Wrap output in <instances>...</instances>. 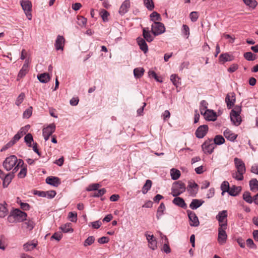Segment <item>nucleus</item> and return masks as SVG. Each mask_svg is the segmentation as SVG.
I'll return each instance as SVG.
<instances>
[{"label":"nucleus","mask_w":258,"mask_h":258,"mask_svg":"<svg viewBox=\"0 0 258 258\" xmlns=\"http://www.w3.org/2000/svg\"><path fill=\"white\" fill-rule=\"evenodd\" d=\"M170 80L172 81V82L173 83V84L174 86H175L176 87L178 86V83H179V82H178L179 78L176 75H174V74L170 76Z\"/></svg>","instance_id":"59"},{"label":"nucleus","mask_w":258,"mask_h":258,"mask_svg":"<svg viewBox=\"0 0 258 258\" xmlns=\"http://www.w3.org/2000/svg\"><path fill=\"white\" fill-rule=\"evenodd\" d=\"M37 245V243L28 242L24 244L23 248L26 251H28L33 250L36 247Z\"/></svg>","instance_id":"31"},{"label":"nucleus","mask_w":258,"mask_h":258,"mask_svg":"<svg viewBox=\"0 0 258 258\" xmlns=\"http://www.w3.org/2000/svg\"><path fill=\"white\" fill-rule=\"evenodd\" d=\"M106 192V189L104 188L98 190L97 191L94 193L92 196L93 197H99L103 195Z\"/></svg>","instance_id":"58"},{"label":"nucleus","mask_w":258,"mask_h":258,"mask_svg":"<svg viewBox=\"0 0 258 258\" xmlns=\"http://www.w3.org/2000/svg\"><path fill=\"white\" fill-rule=\"evenodd\" d=\"M64 38L62 36L58 35L55 40V47L56 50H63L64 44Z\"/></svg>","instance_id":"19"},{"label":"nucleus","mask_w":258,"mask_h":258,"mask_svg":"<svg viewBox=\"0 0 258 258\" xmlns=\"http://www.w3.org/2000/svg\"><path fill=\"white\" fill-rule=\"evenodd\" d=\"M13 213L15 220L21 222L26 220L27 214L25 212H22L19 209H15Z\"/></svg>","instance_id":"14"},{"label":"nucleus","mask_w":258,"mask_h":258,"mask_svg":"<svg viewBox=\"0 0 258 258\" xmlns=\"http://www.w3.org/2000/svg\"><path fill=\"white\" fill-rule=\"evenodd\" d=\"M46 182L55 187H57L61 183L60 179L55 176L47 177L46 179Z\"/></svg>","instance_id":"16"},{"label":"nucleus","mask_w":258,"mask_h":258,"mask_svg":"<svg viewBox=\"0 0 258 258\" xmlns=\"http://www.w3.org/2000/svg\"><path fill=\"white\" fill-rule=\"evenodd\" d=\"M175 198L173 199V203L181 208H184L186 207V205L184 200L180 197H175Z\"/></svg>","instance_id":"26"},{"label":"nucleus","mask_w":258,"mask_h":258,"mask_svg":"<svg viewBox=\"0 0 258 258\" xmlns=\"http://www.w3.org/2000/svg\"><path fill=\"white\" fill-rule=\"evenodd\" d=\"M208 126L207 125H201L197 129L196 131V136L198 138L201 139L207 133Z\"/></svg>","instance_id":"15"},{"label":"nucleus","mask_w":258,"mask_h":258,"mask_svg":"<svg viewBox=\"0 0 258 258\" xmlns=\"http://www.w3.org/2000/svg\"><path fill=\"white\" fill-rule=\"evenodd\" d=\"M24 162L22 159H18L15 155L7 157L3 162V167L7 171L12 170L13 173L18 171L20 167H22Z\"/></svg>","instance_id":"1"},{"label":"nucleus","mask_w":258,"mask_h":258,"mask_svg":"<svg viewBox=\"0 0 258 258\" xmlns=\"http://www.w3.org/2000/svg\"><path fill=\"white\" fill-rule=\"evenodd\" d=\"M182 33L186 37V38H188L190 32H189V27L187 25H183L182 29Z\"/></svg>","instance_id":"51"},{"label":"nucleus","mask_w":258,"mask_h":258,"mask_svg":"<svg viewBox=\"0 0 258 258\" xmlns=\"http://www.w3.org/2000/svg\"><path fill=\"white\" fill-rule=\"evenodd\" d=\"M152 181L150 179H148L146 180L145 184L144 185L142 188V192L143 194H146L149 191V190L151 188L152 186Z\"/></svg>","instance_id":"36"},{"label":"nucleus","mask_w":258,"mask_h":258,"mask_svg":"<svg viewBox=\"0 0 258 258\" xmlns=\"http://www.w3.org/2000/svg\"><path fill=\"white\" fill-rule=\"evenodd\" d=\"M12 171L9 173L7 174L2 179L3 180V187L4 188L7 187L9 184L11 183L12 179L14 177V174Z\"/></svg>","instance_id":"18"},{"label":"nucleus","mask_w":258,"mask_h":258,"mask_svg":"<svg viewBox=\"0 0 258 258\" xmlns=\"http://www.w3.org/2000/svg\"><path fill=\"white\" fill-rule=\"evenodd\" d=\"M198 186V184L195 182H189L188 185L187 186V190L189 192L190 194L192 196H195L197 193V190H195V189H192V188H196Z\"/></svg>","instance_id":"30"},{"label":"nucleus","mask_w":258,"mask_h":258,"mask_svg":"<svg viewBox=\"0 0 258 258\" xmlns=\"http://www.w3.org/2000/svg\"><path fill=\"white\" fill-rule=\"evenodd\" d=\"M185 189V184L181 181H178L173 183L171 194L173 197H177L184 192Z\"/></svg>","instance_id":"4"},{"label":"nucleus","mask_w":258,"mask_h":258,"mask_svg":"<svg viewBox=\"0 0 258 258\" xmlns=\"http://www.w3.org/2000/svg\"><path fill=\"white\" fill-rule=\"evenodd\" d=\"M25 95L24 93H21L18 97L16 101V104L17 106H19L23 101L24 98H25Z\"/></svg>","instance_id":"54"},{"label":"nucleus","mask_w":258,"mask_h":258,"mask_svg":"<svg viewBox=\"0 0 258 258\" xmlns=\"http://www.w3.org/2000/svg\"><path fill=\"white\" fill-rule=\"evenodd\" d=\"M144 4L149 11H152L154 8V5L152 0H144Z\"/></svg>","instance_id":"44"},{"label":"nucleus","mask_w":258,"mask_h":258,"mask_svg":"<svg viewBox=\"0 0 258 258\" xmlns=\"http://www.w3.org/2000/svg\"><path fill=\"white\" fill-rule=\"evenodd\" d=\"M77 19V23L80 26L85 27L86 26L87 21L86 18L83 16H79L78 17Z\"/></svg>","instance_id":"47"},{"label":"nucleus","mask_w":258,"mask_h":258,"mask_svg":"<svg viewBox=\"0 0 258 258\" xmlns=\"http://www.w3.org/2000/svg\"><path fill=\"white\" fill-rule=\"evenodd\" d=\"M95 241V238L93 236H89L84 241V246L86 247L91 245Z\"/></svg>","instance_id":"50"},{"label":"nucleus","mask_w":258,"mask_h":258,"mask_svg":"<svg viewBox=\"0 0 258 258\" xmlns=\"http://www.w3.org/2000/svg\"><path fill=\"white\" fill-rule=\"evenodd\" d=\"M165 31V26L164 24L160 22H155L151 26V32L154 36L161 34Z\"/></svg>","instance_id":"6"},{"label":"nucleus","mask_w":258,"mask_h":258,"mask_svg":"<svg viewBox=\"0 0 258 258\" xmlns=\"http://www.w3.org/2000/svg\"><path fill=\"white\" fill-rule=\"evenodd\" d=\"M38 80L43 83H47L50 80V76L48 73H43L37 76Z\"/></svg>","instance_id":"29"},{"label":"nucleus","mask_w":258,"mask_h":258,"mask_svg":"<svg viewBox=\"0 0 258 258\" xmlns=\"http://www.w3.org/2000/svg\"><path fill=\"white\" fill-rule=\"evenodd\" d=\"M243 199L247 203L251 204L253 202L252 198L249 191H245L242 196Z\"/></svg>","instance_id":"42"},{"label":"nucleus","mask_w":258,"mask_h":258,"mask_svg":"<svg viewBox=\"0 0 258 258\" xmlns=\"http://www.w3.org/2000/svg\"><path fill=\"white\" fill-rule=\"evenodd\" d=\"M241 111V107L236 106L231 111L230 116L231 121L233 124L236 126L239 125L242 121L240 114Z\"/></svg>","instance_id":"3"},{"label":"nucleus","mask_w":258,"mask_h":258,"mask_svg":"<svg viewBox=\"0 0 258 258\" xmlns=\"http://www.w3.org/2000/svg\"><path fill=\"white\" fill-rule=\"evenodd\" d=\"M147 239L149 242V246L150 248L153 250H155L157 248V242L154 239V236L153 235H147L146 234Z\"/></svg>","instance_id":"21"},{"label":"nucleus","mask_w":258,"mask_h":258,"mask_svg":"<svg viewBox=\"0 0 258 258\" xmlns=\"http://www.w3.org/2000/svg\"><path fill=\"white\" fill-rule=\"evenodd\" d=\"M235 101L236 97L234 92H229L227 94L225 97V102L228 109L232 108L234 106Z\"/></svg>","instance_id":"12"},{"label":"nucleus","mask_w":258,"mask_h":258,"mask_svg":"<svg viewBox=\"0 0 258 258\" xmlns=\"http://www.w3.org/2000/svg\"><path fill=\"white\" fill-rule=\"evenodd\" d=\"M170 175L173 180L178 179L180 176V171L175 168H172L170 170Z\"/></svg>","instance_id":"34"},{"label":"nucleus","mask_w":258,"mask_h":258,"mask_svg":"<svg viewBox=\"0 0 258 258\" xmlns=\"http://www.w3.org/2000/svg\"><path fill=\"white\" fill-rule=\"evenodd\" d=\"M165 240L167 242L164 243L162 247L161 250L166 253H169L171 252V249L168 244V239L166 236H164Z\"/></svg>","instance_id":"43"},{"label":"nucleus","mask_w":258,"mask_h":258,"mask_svg":"<svg viewBox=\"0 0 258 258\" xmlns=\"http://www.w3.org/2000/svg\"><path fill=\"white\" fill-rule=\"evenodd\" d=\"M224 136L227 140L230 141H234L237 138L236 135L228 129L224 132Z\"/></svg>","instance_id":"27"},{"label":"nucleus","mask_w":258,"mask_h":258,"mask_svg":"<svg viewBox=\"0 0 258 258\" xmlns=\"http://www.w3.org/2000/svg\"><path fill=\"white\" fill-rule=\"evenodd\" d=\"M189 18L192 22L197 21L199 18V14L197 12H192L189 14Z\"/></svg>","instance_id":"56"},{"label":"nucleus","mask_w":258,"mask_h":258,"mask_svg":"<svg viewBox=\"0 0 258 258\" xmlns=\"http://www.w3.org/2000/svg\"><path fill=\"white\" fill-rule=\"evenodd\" d=\"M68 218L71 222H76L77 221V214L76 212H70L68 214Z\"/></svg>","instance_id":"53"},{"label":"nucleus","mask_w":258,"mask_h":258,"mask_svg":"<svg viewBox=\"0 0 258 258\" xmlns=\"http://www.w3.org/2000/svg\"><path fill=\"white\" fill-rule=\"evenodd\" d=\"M56 194V193L54 190L47 191L46 197L48 198V199H52L55 197Z\"/></svg>","instance_id":"64"},{"label":"nucleus","mask_w":258,"mask_h":258,"mask_svg":"<svg viewBox=\"0 0 258 258\" xmlns=\"http://www.w3.org/2000/svg\"><path fill=\"white\" fill-rule=\"evenodd\" d=\"M25 142L28 144L29 147H31V143L33 141V139L31 134H28L24 138Z\"/></svg>","instance_id":"52"},{"label":"nucleus","mask_w":258,"mask_h":258,"mask_svg":"<svg viewBox=\"0 0 258 258\" xmlns=\"http://www.w3.org/2000/svg\"><path fill=\"white\" fill-rule=\"evenodd\" d=\"M131 3L129 0L124 1L119 8V13L121 15L125 14L128 12Z\"/></svg>","instance_id":"17"},{"label":"nucleus","mask_w":258,"mask_h":258,"mask_svg":"<svg viewBox=\"0 0 258 258\" xmlns=\"http://www.w3.org/2000/svg\"><path fill=\"white\" fill-rule=\"evenodd\" d=\"M55 125L54 123L50 124L42 130L43 136L45 141H47L50 136L55 132Z\"/></svg>","instance_id":"9"},{"label":"nucleus","mask_w":258,"mask_h":258,"mask_svg":"<svg viewBox=\"0 0 258 258\" xmlns=\"http://www.w3.org/2000/svg\"><path fill=\"white\" fill-rule=\"evenodd\" d=\"M20 140L19 135H15L12 140L8 143L2 149L1 151H3L13 146L17 141Z\"/></svg>","instance_id":"23"},{"label":"nucleus","mask_w":258,"mask_h":258,"mask_svg":"<svg viewBox=\"0 0 258 258\" xmlns=\"http://www.w3.org/2000/svg\"><path fill=\"white\" fill-rule=\"evenodd\" d=\"M215 144L211 139L206 140L202 145V150L205 153L211 154L215 147Z\"/></svg>","instance_id":"8"},{"label":"nucleus","mask_w":258,"mask_h":258,"mask_svg":"<svg viewBox=\"0 0 258 258\" xmlns=\"http://www.w3.org/2000/svg\"><path fill=\"white\" fill-rule=\"evenodd\" d=\"M30 62V60L29 59V58L25 60L22 69L20 70L18 73V80L23 78L28 73L29 71V65Z\"/></svg>","instance_id":"13"},{"label":"nucleus","mask_w":258,"mask_h":258,"mask_svg":"<svg viewBox=\"0 0 258 258\" xmlns=\"http://www.w3.org/2000/svg\"><path fill=\"white\" fill-rule=\"evenodd\" d=\"M143 36L145 40L151 42L153 40L154 37L150 34L149 28H144L143 29Z\"/></svg>","instance_id":"24"},{"label":"nucleus","mask_w":258,"mask_h":258,"mask_svg":"<svg viewBox=\"0 0 258 258\" xmlns=\"http://www.w3.org/2000/svg\"><path fill=\"white\" fill-rule=\"evenodd\" d=\"M225 142L224 138L221 135H217L215 136L214 139V144L215 145H220L223 144Z\"/></svg>","instance_id":"40"},{"label":"nucleus","mask_w":258,"mask_h":258,"mask_svg":"<svg viewBox=\"0 0 258 258\" xmlns=\"http://www.w3.org/2000/svg\"><path fill=\"white\" fill-rule=\"evenodd\" d=\"M144 69L143 68H137L134 70V74L136 78H140L144 73Z\"/></svg>","instance_id":"39"},{"label":"nucleus","mask_w":258,"mask_h":258,"mask_svg":"<svg viewBox=\"0 0 258 258\" xmlns=\"http://www.w3.org/2000/svg\"><path fill=\"white\" fill-rule=\"evenodd\" d=\"M233 59V57L230 55L229 54L225 53L221 54L219 56V60L220 61H230Z\"/></svg>","instance_id":"32"},{"label":"nucleus","mask_w":258,"mask_h":258,"mask_svg":"<svg viewBox=\"0 0 258 258\" xmlns=\"http://www.w3.org/2000/svg\"><path fill=\"white\" fill-rule=\"evenodd\" d=\"M100 187V184L99 183H94L90 184L88 186L87 188V190L88 191H93L96 190Z\"/></svg>","instance_id":"60"},{"label":"nucleus","mask_w":258,"mask_h":258,"mask_svg":"<svg viewBox=\"0 0 258 258\" xmlns=\"http://www.w3.org/2000/svg\"><path fill=\"white\" fill-rule=\"evenodd\" d=\"M221 188L222 190V195H223L224 193L225 192H228L230 187L228 181H225L222 182L221 185Z\"/></svg>","instance_id":"45"},{"label":"nucleus","mask_w":258,"mask_h":258,"mask_svg":"<svg viewBox=\"0 0 258 258\" xmlns=\"http://www.w3.org/2000/svg\"><path fill=\"white\" fill-rule=\"evenodd\" d=\"M241 190V186H236L235 185H233L232 187H230V189L228 191V194L231 196H236Z\"/></svg>","instance_id":"28"},{"label":"nucleus","mask_w":258,"mask_h":258,"mask_svg":"<svg viewBox=\"0 0 258 258\" xmlns=\"http://www.w3.org/2000/svg\"><path fill=\"white\" fill-rule=\"evenodd\" d=\"M165 210V206L163 203H161L158 208L156 217L158 219H159L164 214V211Z\"/></svg>","instance_id":"33"},{"label":"nucleus","mask_w":258,"mask_h":258,"mask_svg":"<svg viewBox=\"0 0 258 258\" xmlns=\"http://www.w3.org/2000/svg\"><path fill=\"white\" fill-rule=\"evenodd\" d=\"M204 201L202 200L193 199L189 205V207L192 210H195L201 206Z\"/></svg>","instance_id":"25"},{"label":"nucleus","mask_w":258,"mask_h":258,"mask_svg":"<svg viewBox=\"0 0 258 258\" xmlns=\"http://www.w3.org/2000/svg\"><path fill=\"white\" fill-rule=\"evenodd\" d=\"M8 212V210L5 206L2 204H0V217L3 218L5 217Z\"/></svg>","instance_id":"46"},{"label":"nucleus","mask_w":258,"mask_h":258,"mask_svg":"<svg viewBox=\"0 0 258 258\" xmlns=\"http://www.w3.org/2000/svg\"><path fill=\"white\" fill-rule=\"evenodd\" d=\"M60 228L64 233L73 232V229L71 227V223H66L62 225Z\"/></svg>","instance_id":"38"},{"label":"nucleus","mask_w":258,"mask_h":258,"mask_svg":"<svg viewBox=\"0 0 258 258\" xmlns=\"http://www.w3.org/2000/svg\"><path fill=\"white\" fill-rule=\"evenodd\" d=\"M148 75L150 77L154 78L157 81L159 82H162L161 80L159 79L156 73L154 71L150 70L148 72Z\"/></svg>","instance_id":"61"},{"label":"nucleus","mask_w":258,"mask_h":258,"mask_svg":"<svg viewBox=\"0 0 258 258\" xmlns=\"http://www.w3.org/2000/svg\"><path fill=\"white\" fill-rule=\"evenodd\" d=\"M34 222L31 220H28L23 223V226L29 230L33 229L34 227Z\"/></svg>","instance_id":"57"},{"label":"nucleus","mask_w":258,"mask_h":258,"mask_svg":"<svg viewBox=\"0 0 258 258\" xmlns=\"http://www.w3.org/2000/svg\"><path fill=\"white\" fill-rule=\"evenodd\" d=\"M234 162L237 171L232 173V177L237 180H242L243 174L246 172L245 164L241 159L237 157L234 159Z\"/></svg>","instance_id":"2"},{"label":"nucleus","mask_w":258,"mask_h":258,"mask_svg":"<svg viewBox=\"0 0 258 258\" xmlns=\"http://www.w3.org/2000/svg\"><path fill=\"white\" fill-rule=\"evenodd\" d=\"M243 56L248 61H252L255 59V55H254L251 52H246L244 53Z\"/></svg>","instance_id":"49"},{"label":"nucleus","mask_w":258,"mask_h":258,"mask_svg":"<svg viewBox=\"0 0 258 258\" xmlns=\"http://www.w3.org/2000/svg\"><path fill=\"white\" fill-rule=\"evenodd\" d=\"M62 237V234L61 233L55 232L51 237V239H54L57 241H59Z\"/></svg>","instance_id":"62"},{"label":"nucleus","mask_w":258,"mask_h":258,"mask_svg":"<svg viewBox=\"0 0 258 258\" xmlns=\"http://www.w3.org/2000/svg\"><path fill=\"white\" fill-rule=\"evenodd\" d=\"M100 14L103 20L104 21H107V17L109 16L108 12L107 11L103 10L101 12Z\"/></svg>","instance_id":"63"},{"label":"nucleus","mask_w":258,"mask_h":258,"mask_svg":"<svg viewBox=\"0 0 258 258\" xmlns=\"http://www.w3.org/2000/svg\"><path fill=\"white\" fill-rule=\"evenodd\" d=\"M137 41L138 45L140 46V48L145 53H146L148 51V47L145 39L142 37H139L137 39Z\"/></svg>","instance_id":"20"},{"label":"nucleus","mask_w":258,"mask_h":258,"mask_svg":"<svg viewBox=\"0 0 258 258\" xmlns=\"http://www.w3.org/2000/svg\"><path fill=\"white\" fill-rule=\"evenodd\" d=\"M21 167V169L20 171L19 172L18 174V176L20 178H23L25 177L27 174V168L26 166L24 165V164Z\"/></svg>","instance_id":"48"},{"label":"nucleus","mask_w":258,"mask_h":258,"mask_svg":"<svg viewBox=\"0 0 258 258\" xmlns=\"http://www.w3.org/2000/svg\"><path fill=\"white\" fill-rule=\"evenodd\" d=\"M226 229L227 228H222L221 227L218 228V241L221 245L225 244L226 242L227 239V235L225 231Z\"/></svg>","instance_id":"10"},{"label":"nucleus","mask_w":258,"mask_h":258,"mask_svg":"<svg viewBox=\"0 0 258 258\" xmlns=\"http://www.w3.org/2000/svg\"><path fill=\"white\" fill-rule=\"evenodd\" d=\"M205 118L208 120L214 121L217 118L216 113L212 110L207 109L204 113Z\"/></svg>","instance_id":"22"},{"label":"nucleus","mask_w":258,"mask_h":258,"mask_svg":"<svg viewBox=\"0 0 258 258\" xmlns=\"http://www.w3.org/2000/svg\"><path fill=\"white\" fill-rule=\"evenodd\" d=\"M21 5L27 17L29 20L32 19V4L28 0H23L21 2Z\"/></svg>","instance_id":"7"},{"label":"nucleus","mask_w":258,"mask_h":258,"mask_svg":"<svg viewBox=\"0 0 258 258\" xmlns=\"http://www.w3.org/2000/svg\"><path fill=\"white\" fill-rule=\"evenodd\" d=\"M150 17L151 20L154 22V23L157 21L160 22L162 20L160 15L156 12H153L152 13H151Z\"/></svg>","instance_id":"37"},{"label":"nucleus","mask_w":258,"mask_h":258,"mask_svg":"<svg viewBox=\"0 0 258 258\" xmlns=\"http://www.w3.org/2000/svg\"><path fill=\"white\" fill-rule=\"evenodd\" d=\"M250 190L256 191L258 190V181L255 178H253L249 181Z\"/></svg>","instance_id":"35"},{"label":"nucleus","mask_w":258,"mask_h":258,"mask_svg":"<svg viewBox=\"0 0 258 258\" xmlns=\"http://www.w3.org/2000/svg\"><path fill=\"white\" fill-rule=\"evenodd\" d=\"M187 213L190 221L189 225L193 227L198 226L200 224V222L195 213L190 210H187Z\"/></svg>","instance_id":"11"},{"label":"nucleus","mask_w":258,"mask_h":258,"mask_svg":"<svg viewBox=\"0 0 258 258\" xmlns=\"http://www.w3.org/2000/svg\"><path fill=\"white\" fill-rule=\"evenodd\" d=\"M32 113V107L30 106L23 113V117L26 118H29Z\"/></svg>","instance_id":"55"},{"label":"nucleus","mask_w":258,"mask_h":258,"mask_svg":"<svg viewBox=\"0 0 258 258\" xmlns=\"http://www.w3.org/2000/svg\"><path fill=\"white\" fill-rule=\"evenodd\" d=\"M227 211L223 210L218 213L216 217L219 222V227L222 228H227Z\"/></svg>","instance_id":"5"},{"label":"nucleus","mask_w":258,"mask_h":258,"mask_svg":"<svg viewBox=\"0 0 258 258\" xmlns=\"http://www.w3.org/2000/svg\"><path fill=\"white\" fill-rule=\"evenodd\" d=\"M243 3L249 8L254 9L257 6V3L255 0H242Z\"/></svg>","instance_id":"41"}]
</instances>
